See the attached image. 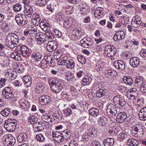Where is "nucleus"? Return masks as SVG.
Wrapping results in <instances>:
<instances>
[{
	"mask_svg": "<svg viewBox=\"0 0 146 146\" xmlns=\"http://www.w3.org/2000/svg\"><path fill=\"white\" fill-rule=\"evenodd\" d=\"M114 104H109L107 107L106 110L107 113L110 118H113L117 113L116 107L121 108L124 106L126 103L124 99L119 97V96H115L113 98Z\"/></svg>",
	"mask_w": 146,
	"mask_h": 146,
	"instance_id": "f257e3e1",
	"label": "nucleus"
},
{
	"mask_svg": "<svg viewBox=\"0 0 146 146\" xmlns=\"http://www.w3.org/2000/svg\"><path fill=\"white\" fill-rule=\"evenodd\" d=\"M49 83L52 91L56 93L59 92L63 87L62 83L59 80L55 78H52L50 80Z\"/></svg>",
	"mask_w": 146,
	"mask_h": 146,
	"instance_id": "f03ea898",
	"label": "nucleus"
},
{
	"mask_svg": "<svg viewBox=\"0 0 146 146\" xmlns=\"http://www.w3.org/2000/svg\"><path fill=\"white\" fill-rule=\"evenodd\" d=\"M129 129L133 135L137 134L139 136L141 137L143 135V127L140 124H138L136 125H134L132 126H129Z\"/></svg>",
	"mask_w": 146,
	"mask_h": 146,
	"instance_id": "7ed1b4c3",
	"label": "nucleus"
},
{
	"mask_svg": "<svg viewBox=\"0 0 146 146\" xmlns=\"http://www.w3.org/2000/svg\"><path fill=\"white\" fill-rule=\"evenodd\" d=\"M4 143L7 145L11 146L13 145L15 143L16 140L12 135L11 134H5L2 138Z\"/></svg>",
	"mask_w": 146,
	"mask_h": 146,
	"instance_id": "20e7f679",
	"label": "nucleus"
},
{
	"mask_svg": "<svg viewBox=\"0 0 146 146\" xmlns=\"http://www.w3.org/2000/svg\"><path fill=\"white\" fill-rule=\"evenodd\" d=\"M15 20L17 24L20 25H23L28 23L27 18L26 16L21 14H18L15 17Z\"/></svg>",
	"mask_w": 146,
	"mask_h": 146,
	"instance_id": "39448f33",
	"label": "nucleus"
},
{
	"mask_svg": "<svg viewBox=\"0 0 146 146\" xmlns=\"http://www.w3.org/2000/svg\"><path fill=\"white\" fill-rule=\"evenodd\" d=\"M58 62L60 65H65L66 67L69 68H72L74 67L75 63L73 60L64 59H61L58 60Z\"/></svg>",
	"mask_w": 146,
	"mask_h": 146,
	"instance_id": "423d86ee",
	"label": "nucleus"
},
{
	"mask_svg": "<svg viewBox=\"0 0 146 146\" xmlns=\"http://www.w3.org/2000/svg\"><path fill=\"white\" fill-rule=\"evenodd\" d=\"M116 49L115 47L111 45L106 46L104 49L105 54L109 57L114 56L116 54Z\"/></svg>",
	"mask_w": 146,
	"mask_h": 146,
	"instance_id": "0eeeda50",
	"label": "nucleus"
},
{
	"mask_svg": "<svg viewBox=\"0 0 146 146\" xmlns=\"http://www.w3.org/2000/svg\"><path fill=\"white\" fill-rule=\"evenodd\" d=\"M2 95L4 98L8 100L12 98L14 96L12 91L9 87L5 88L3 90Z\"/></svg>",
	"mask_w": 146,
	"mask_h": 146,
	"instance_id": "6e6552de",
	"label": "nucleus"
},
{
	"mask_svg": "<svg viewBox=\"0 0 146 146\" xmlns=\"http://www.w3.org/2000/svg\"><path fill=\"white\" fill-rule=\"evenodd\" d=\"M58 47L57 42L54 40L48 42L46 46V48L49 52H52L56 50Z\"/></svg>",
	"mask_w": 146,
	"mask_h": 146,
	"instance_id": "1a4fd4ad",
	"label": "nucleus"
},
{
	"mask_svg": "<svg viewBox=\"0 0 146 146\" xmlns=\"http://www.w3.org/2000/svg\"><path fill=\"white\" fill-rule=\"evenodd\" d=\"M44 123L41 121H38L34 125H33V130L35 132H37L41 131L44 129V128L43 125Z\"/></svg>",
	"mask_w": 146,
	"mask_h": 146,
	"instance_id": "9d476101",
	"label": "nucleus"
},
{
	"mask_svg": "<svg viewBox=\"0 0 146 146\" xmlns=\"http://www.w3.org/2000/svg\"><path fill=\"white\" fill-rule=\"evenodd\" d=\"M40 26L44 31H46L49 30L51 28V25L46 20L42 21L40 23Z\"/></svg>",
	"mask_w": 146,
	"mask_h": 146,
	"instance_id": "9b49d317",
	"label": "nucleus"
},
{
	"mask_svg": "<svg viewBox=\"0 0 146 146\" xmlns=\"http://www.w3.org/2000/svg\"><path fill=\"white\" fill-rule=\"evenodd\" d=\"M52 136L54 140L57 142H61L64 140L61 133L59 131L53 132Z\"/></svg>",
	"mask_w": 146,
	"mask_h": 146,
	"instance_id": "f8f14e48",
	"label": "nucleus"
},
{
	"mask_svg": "<svg viewBox=\"0 0 146 146\" xmlns=\"http://www.w3.org/2000/svg\"><path fill=\"white\" fill-rule=\"evenodd\" d=\"M127 117V115L124 112H121L118 113L116 117V121L117 123H121L125 120Z\"/></svg>",
	"mask_w": 146,
	"mask_h": 146,
	"instance_id": "ddd939ff",
	"label": "nucleus"
},
{
	"mask_svg": "<svg viewBox=\"0 0 146 146\" xmlns=\"http://www.w3.org/2000/svg\"><path fill=\"white\" fill-rule=\"evenodd\" d=\"M124 32L122 31L117 32L114 35L113 38L114 41H117L123 39L125 37Z\"/></svg>",
	"mask_w": 146,
	"mask_h": 146,
	"instance_id": "4468645a",
	"label": "nucleus"
},
{
	"mask_svg": "<svg viewBox=\"0 0 146 146\" xmlns=\"http://www.w3.org/2000/svg\"><path fill=\"white\" fill-rule=\"evenodd\" d=\"M135 19H132L131 21V25L132 26L135 28L139 27L141 25L142 21L139 17L136 16L134 17Z\"/></svg>",
	"mask_w": 146,
	"mask_h": 146,
	"instance_id": "2eb2a0df",
	"label": "nucleus"
},
{
	"mask_svg": "<svg viewBox=\"0 0 146 146\" xmlns=\"http://www.w3.org/2000/svg\"><path fill=\"white\" fill-rule=\"evenodd\" d=\"M25 10L24 11L25 15L29 17H31L33 14V8L29 5H25Z\"/></svg>",
	"mask_w": 146,
	"mask_h": 146,
	"instance_id": "dca6fc26",
	"label": "nucleus"
},
{
	"mask_svg": "<svg viewBox=\"0 0 146 146\" xmlns=\"http://www.w3.org/2000/svg\"><path fill=\"white\" fill-rule=\"evenodd\" d=\"M36 38L38 41L44 42L46 41V36L43 33L38 32L36 33Z\"/></svg>",
	"mask_w": 146,
	"mask_h": 146,
	"instance_id": "f3484780",
	"label": "nucleus"
},
{
	"mask_svg": "<svg viewBox=\"0 0 146 146\" xmlns=\"http://www.w3.org/2000/svg\"><path fill=\"white\" fill-rule=\"evenodd\" d=\"M28 138L27 134L25 132H22L17 136V140L19 142L22 143L27 141Z\"/></svg>",
	"mask_w": 146,
	"mask_h": 146,
	"instance_id": "a211bd4d",
	"label": "nucleus"
},
{
	"mask_svg": "<svg viewBox=\"0 0 146 146\" xmlns=\"http://www.w3.org/2000/svg\"><path fill=\"white\" fill-rule=\"evenodd\" d=\"M128 124H134V122L135 121V118L133 114V112L132 108L131 107L129 108H128Z\"/></svg>",
	"mask_w": 146,
	"mask_h": 146,
	"instance_id": "6ab92c4d",
	"label": "nucleus"
},
{
	"mask_svg": "<svg viewBox=\"0 0 146 146\" xmlns=\"http://www.w3.org/2000/svg\"><path fill=\"white\" fill-rule=\"evenodd\" d=\"M39 100L41 104L44 105L50 102L51 100V98L47 95L42 96L39 98Z\"/></svg>",
	"mask_w": 146,
	"mask_h": 146,
	"instance_id": "aec40b11",
	"label": "nucleus"
},
{
	"mask_svg": "<svg viewBox=\"0 0 146 146\" xmlns=\"http://www.w3.org/2000/svg\"><path fill=\"white\" fill-rule=\"evenodd\" d=\"M46 85L44 84H37L35 88V91L39 94L44 92L45 90Z\"/></svg>",
	"mask_w": 146,
	"mask_h": 146,
	"instance_id": "412c9836",
	"label": "nucleus"
},
{
	"mask_svg": "<svg viewBox=\"0 0 146 146\" xmlns=\"http://www.w3.org/2000/svg\"><path fill=\"white\" fill-rule=\"evenodd\" d=\"M113 65L116 68L121 70H123L125 68V64L121 60L115 61L114 62Z\"/></svg>",
	"mask_w": 146,
	"mask_h": 146,
	"instance_id": "4be33fe9",
	"label": "nucleus"
},
{
	"mask_svg": "<svg viewBox=\"0 0 146 146\" xmlns=\"http://www.w3.org/2000/svg\"><path fill=\"white\" fill-rule=\"evenodd\" d=\"M22 79L23 82L27 87H29L31 85L32 79L30 76L27 75L23 77Z\"/></svg>",
	"mask_w": 146,
	"mask_h": 146,
	"instance_id": "5701e85b",
	"label": "nucleus"
},
{
	"mask_svg": "<svg viewBox=\"0 0 146 146\" xmlns=\"http://www.w3.org/2000/svg\"><path fill=\"white\" fill-rule=\"evenodd\" d=\"M42 52H36L33 53L31 54V57L34 59L36 62L40 61L42 57Z\"/></svg>",
	"mask_w": 146,
	"mask_h": 146,
	"instance_id": "b1692460",
	"label": "nucleus"
},
{
	"mask_svg": "<svg viewBox=\"0 0 146 146\" xmlns=\"http://www.w3.org/2000/svg\"><path fill=\"white\" fill-rule=\"evenodd\" d=\"M11 38H10L8 34L7 36L6 40V45L11 48H14L16 46L15 44H14L12 41Z\"/></svg>",
	"mask_w": 146,
	"mask_h": 146,
	"instance_id": "393cba45",
	"label": "nucleus"
},
{
	"mask_svg": "<svg viewBox=\"0 0 146 146\" xmlns=\"http://www.w3.org/2000/svg\"><path fill=\"white\" fill-rule=\"evenodd\" d=\"M129 92V96H128V98L130 100H133L135 99V95L137 94V89L135 88H131L128 90V93ZM129 93H128V95Z\"/></svg>",
	"mask_w": 146,
	"mask_h": 146,
	"instance_id": "a878e982",
	"label": "nucleus"
},
{
	"mask_svg": "<svg viewBox=\"0 0 146 146\" xmlns=\"http://www.w3.org/2000/svg\"><path fill=\"white\" fill-rule=\"evenodd\" d=\"M17 124L12 123H5L4 126L5 128L9 132H12L15 129Z\"/></svg>",
	"mask_w": 146,
	"mask_h": 146,
	"instance_id": "bb28decb",
	"label": "nucleus"
},
{
	"mask_svg": "<svg viewBox=\"0 0 146 146\" xmlns=\"http://www.w3.org/2000/svg\"><path fill=\"white\" fill-rule=\"evenodd\" d=\"M98 121V125L102 127L106 126L108 123V119L103 116L100 117Z\"/></svg>",
	"mask_w": 146,
	"mask_h": 146,
	"instance_id": "cd10ccee",
	"label": "nucleus"
},
{
	"mask_svg": "<svg viewBox=\"0 0 146 146\" xmlns=\"http://www.w3.org/2000/svg\"><path fill=\"white\" fill-rule=\"evenodd\" d=\"M140 119L142 120H146V107L141 109L139 113Z\"/></svg>",
	"mask_w": 146,
	"mask_h": 146,
	"instance_id": "c85d7f7f",
	"label": "nucleus"
},
{
	"mask_svg": "<svg viewBox=\"0 0 146 146\" xmlns=\"http://www.w3.org/2000/svg\"><path fill=\"white\" fill-rule=\"evenodd\" d=\"M88 112L89 115L94 117H97L99 115V112L98 109L95 108L90 109Z\"/></svg>",
	"mask_w": 146,
	"mask_h": 146,
	"instance_id": "c756f323",
	"label": "nucleus"
},
{
	"mask_svg": "<svg viewBox=\"0 0 146 146\" xmlns=\"http://www.w3.org/2000/svg\"><path fill=\"white\" fill-rule=\"evenodd\" d=\"M97 133V131L94 128H92V130L90 129L89 132L88 133L87 135L90 137V139L94 140V139L96 137Z\"/></svg>",
	"mask_w": 146,
	"mask_h": 146,
	"instance_id": "7c9ffc66",
	"label": "nucleus"
},
{
	"mask_svg": "<svg viewBox=\"0 0 146 146\" xmlns=\"http://www.w3.org/2000/svg\"><path fill=\"white\" fill-rule=\"evenodd\" d=\"M9 36L11 38V39L12 42L15 44V45L16 46L17 44L19 43V38L18 36L15 33H9Z\"/></svg>",
	"mask_w": 146,
	"mask_h": 146,
	"instance_id": "2f4dec72",
	"label": "nucleus"
},
{
	"mask_svg": "<svg viewBox=\"0 0 146 146\" xmlns=\"http://www.w3.org/2000/svg\"><path fill=\"white\" fill-rule=\"evenodd\" d=\"M139 60L138 58L133 57L130 59L129 64L131 66L135 67L139 64Z\"/></svg>",
	"mask_w": 146,
	"mask_h": 146,
	"instance_id": "473e14b6",
	"label": "nucleus"
},
{
	"mask_svg": "<svg viewBox=\"0 0 146 146\" xmlns=\"http://www.w3.org/2000/svg\"><path fill=\"white\" fill-rule=\"evenodd\" d=\"M61 133L64 140H66L69 139L70 137L71 132L69 130L66 129Z\"/></svg>",
	"mask_w": 146,
	"mask_h": 146,
	"instance_id": "72a5a7b5",
	"label": "nucleus"
},
{
	"mask_svg": "<svg viewBox=\"0 0 146 146\" xmlns=\"http://www.w3.org/2000/svg\"><path fill=\"white\" fill-rule=\"evenodd\" d=\"M103 10V8L101 7L97 8L95 11L94 13V16L98 19H100L102 17V12Z\"/></svg>",
	"mask_w": 146,
	"mask_h": 146,
	"instance_id": "f704fd0d",
	"label": "nucleus"
},
{
	"mask_svg": "<svg viewBox=\"0 0 146 146\" xmlns=\"http://www.w3.org/2000/svg\"><path fill=\"white\" fill-rule=\"evenodd\" d=\"M114 143L113 139L111 138L106 139L103 141V143L105 146H111L113 145Z\"/></svg>",
	"mask_w": 146,
	"mask_h": 146,
	"instance_id": "c9c22d12",
	"label": "nucleus"
},
{
	"mask_svg": "<svg viewBox=\"0 0 146 146\" xmlns=\"http://www.w3.org/2000/svg\"><path fill=\"white\" fill-rule=\"evenodd\" d=\"M62 117V113L60 112H56L53 114V117L54 120L57 121H60Z\"/></svg>",
	"mask_w": 146,
	"mask_h": 146,
	"instance_id": "e433bc0d",
	"label": "nucleus"
},
{
	"mask_svg": "<svg viewBox=\"0 0 146 146\" xmlns=\"http://www.w3.org/2000/svg\"><path fill=\"white\" fill-rule=\"evenodd\" d=\"M90 11V8L88 6L81 8L80 12L81 14L83 16H85L88 14Z\"/></svg>",
	"mask_w": 146,
	"mask_h": 146,
	"instance_id": "4c0bfd02",
	"label": "nucleus"
},
{
	"mask_svg": "<svg viewBox=\"0 0 146 146\" xmlns=\"http://www.w3.org/2000/svg\"><path fill=\"white\" fill-rule=\"evenodd\" d=\"M107 91L105 89H99L96 92V95L99 98H101L105 96Z\"/></svg>",
	"mask_w": 146,
	"mask_h": 146,
	"instance_id": "58836bf2",
	"label": "nucleus"
},
{
	"mask_svg": "<svg viewBox=\"0 0 146 146\" xmlns=\"http://www.w3.org/2000/svg\"><path fill=\"white\" fill-rule=\"evenodd\" d=\"M81 45L85 48H88L91 46L92 43H89V41H86L84 39H82L80 41Z\"/></svg>",
	"mask_w": 146,
	"mask_h": 146,
	"instance_id": "ea45409f",
	"label": "nucleus"
},
{
	"mask_svg": "<svg viewBox=\"0 0 146 146\" xmlns=\"http://www.w3.org/2000/svg\"><path fill=\"white\" fill-rule=\"evenodd\" d=\"M65 76V79L68 81L73 82H75L76 79L74 76L73 74H67Z\"/></svg>",
	"mask_w": 146,
	"mask_h": 146,
	"instance_id": "a19ab883",
	"label": "nucleus"
},
{
	"mask_svg": "<svg viewBox=\"0 0 146 146\" xmlns=\"http://www.w3.org/2000/svg\"><path fill=\"white\" fill-rule=\"evenodd\" d=\"M136 84L139 87L143 84L144 83L143 82V78L139 76H137L135 79Z\"/></svg>",
	"mask_w": 146,
	"mask_h": 146,
	"instance_id": "79ce46f5",
	"label": "nucleus"
},
{
	"mask_svg": "<svg viewBox=\"0 0 146 146\" xmlns=\"http://www.w3.org/2000/svg\"><path fill=\"white\" fill-rule=\"evenodd\" d=\"M11 57L13 59L17 61H20L21 60V58L20 55V53L16 52H13L11 55Z\"/></svg>",
	"mask_w": 146,
	"mask_h": 146,
	"instance_id": "37998d69",
	"label": "nucleus"
},
{
	"mask_svg": "<svg viewBox=\"0 0 146 146\" xmlns=\"http://www.w3.org/2000/svg\"><path fill=\"white\" fill-rule=\"evenodd\" d=\"M139 145V142L134 139L131 138L128 139V145L137 146Z\"/></svg>",
	"mask_w": 146,
	"mask_h": 146,
	"instance_id": "c03bdc74",
	"label": "nucleus"
},
{
	"mask_svg": "<svg viewBox=\"0 0 146 146\" xmlns=\"http://www.w3.org/2000/svg\"><path fill=\"white\" fill-rule=\"evenodd\" d=\"M109 133L111 135H117L119 132L118 128L116 126H113L111 128V129L109 130Z\"/></svg>",
	"mask_w": 146,
	"mask_h": 146,
	"instance_id": "a18cd8bd",
	"label": "nucleus"
},
{
	"mask_svg": "<svg viewBox=\"0 0 146 146\" xmlns=\"http://www.w3.org/2000/svg\"><path fill=\"white\" fill-rule=\"evenodd\" d=\"M32 17L33 20L35 21L36 23H35L36 25H38V24H40L41 19L40 17V16L37 14H33V15Z\"/></svg>",
	"mask_w": 146,
	"mask_h": 146,
	"instance_id": "49530a36",
	"label": "nucleus"
},
{
	"mask_svg": "<svg viewBox=\"0 0 146 146\" xmlns=\"http://www.w3.org/2000/svg\"><path fill=\"white\" fill-rule=\"evenodd\" d=\"M41 118L43 121L47 123H50L52 121L50 118V115L47 114L43 115L41 116Z\"/></svg>",
	"mask_w": 146,
	"mask_h": 146,
	"instance_id": "de8ad7c7",
	"label": "nucleus"
},
{
	"mask_svg": "<svg viewBox=\"0 0 146 146\" xmlns=\"http://www.w3.org/2000/svg\"><path fill=\"white\" fill-rule=\"evenodd\" d=\"M11 112L9 108H6L2 110L1 112V114L4 117L8 116Z\"/></svg>",
	"mask_w": 146,
	"mask_h": 146,
	"instance_id": "09e8293b",
	"label": "nucleus"
},
{
	"mask_svg": "<svg viewBox=\"0 0 146 146\" xmlns=\"http://www.w3.org/2000/svg\"><path fill=\"white\" fill-rule=\"evenodd\" d=\"M28 120L31 124L34 125L36 122L38 121V119L35 115H32L28 117Z\"/></svg>",
	"mask_w": 146,
	"mask_h": 146,
	"instance_id": "8fccbe9b",
	"label": "nucleus"
},
{
	"mask_svg": "<svg viewBox=\"0 0 146 146\" xmlns=\"http://www.w3.org/2000/svg\"><path fill=\"white\" fill-rule=\"evenodd\" d=\"M77 59L78 61L82 64L86 63V60L85 57L82 55H78L77 56Z\"/></svg>",
	"mask_w": 146,
	"mask_h": 146,
	"instance_id": "3c124183",
	"label": "nucleus"
},
{
	"mask_svg": "<svg viewBox=\"0 0 146 146\" xmlns=\"http://www.w3.org/2000/svg\"><path fill=\"white\" fill-rule=\"evenodd\" d=\"M36 139L40 142H44L45 138L44 135L41 133H39L36 135Z\"/></svg>",
	"mask_w": 146,
	"mask_h": 146,
	"instance_id": "603ef678",
	"label": "nucleus"
},
{
	"mask_svg": "<svg viewBox=\"0 0 146 146\" xmlns=\"http://www.w3.org/2000/svg\"><path fill=\"white\" fill-rule=\"evenodd\" d=\"M92 80V78L86 75L83 79V82L84 83H86V84H84V85L89 84L91 82Z\"/></svg>",
	"mask_w": 146,
	"mask_h": 146,
	"instance_id": "864d4df0",
	"label": "nucleus"
},
{
	"mask_svg": "<svg viewBox=\"0 0 146 146\" xmlns=\"http://www.w3.org/2000/svg\"><path fill=\"white\" fill-rule=\"evenodd\" d=\"M13 10L15 12H19L21 11L22 8V6L19 3L16 4L13 6Z\"/></svg>",
	"mask_w": 146,
	"mask_h": 146,
	"instance_id": "5fc2aeb1",
	"label": "nucleus"
},
{
	"mask_svg": "<svg viewBox=\"0 0 146 146\" xmlns=\"http://www.w3.org/2000/svg\"><path fill=\"white\" fill-rule=\"evenodd\" d=\"M28 30L29 31V35L31 36V35L35 34L37 33V28L36 26L34 27H31L28 29Z\"/></svg>",
	"mask_w": 146,
	"mask_h": 146,
	"instance_id": "6e6d98bb",
	"label": "nucleus"
},
{
	"mask_svg": "<svg viewBox=\"0 0 146 146\" xmlns=\"http://www.w3.org/2000/svg\"><path fill=\"white\" fill-rule=\"evenodd\" d=\"M19 103H20V105L21 107H24V109H26L29 108V104L27 102H24L23 100H22L20 101Z\"/></svg>",
	"mask_w": 146,
	"mask_h": 146,
	"instance_id": "4d7b16f0",
	"label": "nucleus"
},
{
	"mask_svg": "<svg viewBox=\"0 0 146 146\" xmlns=\"http://www.w3.org/2000/svg\"><path fill=\"white\" fill-rule=\"evenodd\" d=\"M5 75H8L7 79L9 80H14L17 76V74H5Z\"/></svg>",
	"mask_w": 146,
	"mask_h": 146,
	"instance_id": "13d9d810",
	"label": "nucleus"
},
{
	"mask_svg": "<svg viewBox=\"0 0 146 146\" xmlns=\"http://www.w3.org/2000/svg\"><path fill=\"white\" fill-rule=\"evenodd\" d=\"M35 3L37 5L42 7L46 4V0H36Z\"/></svg>",
	"mask_w": 146,
	"mask_h": 146,
	"instance_id": "bf43d9fd",
	"label": "nucleus"
},
{
	"mask_svg": "<svg viewBox=\"0 0 146 146\" xmlns=\"http://www.w3.org/2000/svg\"><path fill=\"white\" fill-rule=\"evenodd\" d=\"M55 6L53 5L50 4L47 5V9L48 11L52 13L55 11Z\"/></svg>",
	"mask_w": 146,
	"mask_h": 146,
	"instance_id": "052dcab7",
	"label": "nucleus"
},
{
	"mask_svg": "<svg viewBox=\"0 0 146 146\" xmlns=\"http://www.w3.org/2000/svg\"><path fill=\"white\" fill-rule=\"evenodd\" d=\"M74 34H75L76 36H78L80 37H81L82 36V32L80 31H79V30L77 29H74L72 32Z\"/></svg>",
	"mask_w": 146,
	"mask_h": 146,
	"instance_id": "680f3d73",
	"label": "nucleus"
},
{
	"mask_svg": "<svg viewBox=\"0 0 146 146\" xmlns=\"http://www.w3.org/2000/svg\"><path fill=\"white\" fill-rule=\"evenodd\" d=\"M45 36L48 37V38L50 40H52L54 38V36L52 33L50 31L45 33Z\"/></svg>",
	"mask_w": 146,
	"mask_h": 146,
	"instance_id": "e2e57ef3",
	"label": "nucleus"
},
{
	"mask_svg": "<svg viewBox=\"0 0 146 146\" xmlns=\"http://www.w3.org/2000/svg\"><path fill=\"white\" fill-rule=\"evenodd\" d=\"M72 112L71 110L69 108L64 110V114L66 117L70 116L72 114Z\"/></svg>",
	"mask_w": 146,
	"mask_h": 146,
	"instance_id": "0e129e2a",
	"label": "nucleus"
},
{
	"mask_svg": "<svg viewBox=\"0 0 146 146\" xmlns=\"http://www.w3.org/2000/svg\"><path fill=\"white\" fill-rule=\"evenodd\" d=\"M52 58L50 56H48L46 58H45L44 60H42L41 62L40 63L42 64H44V62H46V64L48 63L49 64V62L50 60H52Z\"/></svg>",
	"mask_w": 146,
	"mask_h": 146,
	"instance_id": "69168bd1",
	"label": "nucleus"
},
{
	"mask_svg": "<svg viewBox=\"0 0 146 146\" xmlns=\"http://www.w3.org/2000/svg\"><path fill=\"white\" fill-rule=\"evenodd\" d=\"M61 55V54L58 51L54 52V57L56 59H59Z\"/></svg>",
	"mask_w": 146,
	"mask_h": 146,
	"instance_id": "338daca9",
	"label": "nucleus"
},
{
	"mask_svg": "<svg viewBox=\"0 0 146 146\" xmlns=\"http://www.w3.org/2000/svg\"><path fill=\"white\" fill-rule=\"evenodd\" d=\"M142 86L140 88V90L143 93H146V82L144 83L141 86Z\"/></svg>",
	"mask_w": 146,
	"mask_h": 146,
	"instance_id": "774afa93",
	"label": "nucleus"
}]
</instances>
